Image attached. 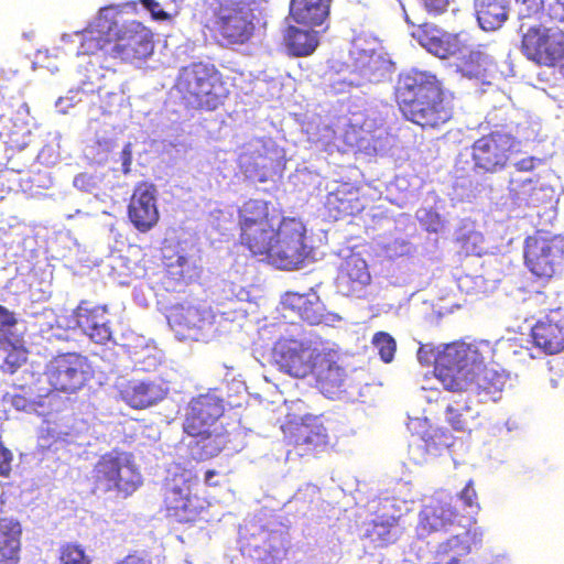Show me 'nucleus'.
I'll list each match as a JSON object with an SVG mask.
<instances>
[{"label": "nucleus", "instance_id": "obj_50", "mask_svg": "<svg viewBox=\"0 0 564 564\" xmlns=\"http://www.w3.org/2000/svg\"><path fill=\"white\" fill-rule=\"evenodd\" d=\"M73 183L76 188L84 192H91L96 187L95 177L88 173H79Z\"/></svg>", "mask_w": 564, "mask_h": 564}, {"label": "nucleus", "instance_id": "obj_55", "mask_svg": "<svg viewBox=\"0 0 564 564\" xmlns=\"http://www.w3.org/2000/svg\"><path fill=\"white\" fill-rule=\"evenodd\" d=\"M113 564H152V560L147 555L133 552Z\"/></svg>", "mask_w": 564, "mask_h": 564}, {"label": "nucleus", "instance_id": "obj_10", "mask_svg": "<svg viewBox=\"0 0 564 564\" xmlns=\"http://www.w3.org/2000/svg\"><path fill=\"white\" fill-rule=\"evenodd\" d=\"M564 260V243L558 236L535 231L524 242V263L540 279H551L561 269Z\"/></svg>", "mask_w": 564, "mask_h": 564}, {"label": "nucleus", "instance_id": "obj_33", "mask_svg": "<svg viewBox=\"0 0 564 564\" xmlns=\"http://www.w3.org/2000/svg\"><path fill=\"white\" fill-rule=\"evenodd\" d=\"M444 414L446 423L456 432H471L479 417V412L462 394L457 399L448 400Z\"/></svg>", "mask_w": 564, "mask_h": 564}, {"label": "nucleus", "instance_id": "obj_52", "mask_svg": "<svg viewBox=\"0 0 564 564\" xmlns=\"http://www.w3.org/2000/svg\"><path fill=\"white\" fill-rule=\"evenodd\" d=\"M18 323L13 312L0 304V333L11 327H14Z\"/></svg>", "mask_w": 564, "mask_h": 564}, {"label": "nucleus", "instance_id": "obj_48", "mask_svg": "<svg viewBox=\"0 0 564 564\" xmlns=\"http://www.w3.org/2000/svg\"><path fill=\"white\" fill-rule=\"evenodd\" d=\"M543 0H522L520 17L531 18L543 13Z\"/></svg>", "mask_w": 564, "mask_h": 564}, {"label": "nucleus", "instance_id": "obj_32", "mask_svg": "<svg viewBox=\"0 0 564 564\" xmlns=\"http://www.w3.org/2000/svg\"><path fill=\"white\" fill-rule=\"evenodd\" d=\"M333 0H291L290 17L301 25L321 26L329 17Z\"/></svg>", "mask_w": 564, "mask_h": 564}, {"label": "nucleus", "instance_id": "obj_26", "mask_svg": "<svg viewBox=\"0 0 564 564\" xmlns=\"http://www.w3.org/2000/svg\"><path fill=\"white\" fill-rule=\"evenodd\" d=\"M107 314L106 305L87 300L82 301L74 311L77 326L97 344H106L112 337Z\"/></svg>", "mask_w": 564, "mask_h": 564}, {"label": "nucleus", "instance_id": "obj_28", "mask_svg": "<svg viewBox=\"0 0 564 564\" xmlns=\"http://www.w3.org/2000/svg\"><path fill=\"white\" fill-rule=\"evenodd\" d=\"M399 522L398 516L377 514L376 518L364 523L361 539L368 541L373 547H388L400 539Z\"/></svg>", "mask_w": 564, "mask_h": 564}, {"label": "nucleus", "instance_id": "obj_44", "mask_svg": "<svg viewBox=\"0 0 564 564\" xmlns=\"http://www.w3.org/2000/svg\"><path fill=\"white\" fill-rule=\"evenodd\" d=\"M25 361L26 350L21 347L11 346L3 360V370L14 373Z\"/></svg>", "mask_w": 564, "mask_h": 564}, {"label": "nucleus", "instance_id": "obj_9", "mask_svg": "<svg viewBox=\"0 0 564 564\" xmlns=\"http://www.w3.org/2000/svg\"><path fill=\"white\" fill-rule=\"evenodd\" d=\"M519 141L503 130H492L477 138L470 145L473 170L477 174L494 175L503 172L518 152Z\"/></svg>", "mask_w": 564, "mask_h": 564}, {"label": "nucleus", "instance_id": "obj_15", "mask_svg": "<svg viewBox=\"0 0 564 564\" xmlns=\"http://www.w3.org/2000/svg\"><path fill=\"white\" fill-rule=\"evenodd\" d=\"M554 188L538 175L510 174L506 202L512 209L535 208L552 203Z\"/></svg>", "mask_w": 564, "mask_h": 564}, {"label": "nucleus", "instance_id": "obj_42", "mask_svg": "<svg viewBox=\"0 0 564 564\" xmlns=\"http://www.w3.org/2000/svg\"><path fill=\"white\" fill-rule=\"evenodd\" d=\"M371 344L378 350V354L380 355V358L383 362L388 364L392 361L395 354L397 344L390 334L386 332H377L372 337Z\"/></svg>", "mask_w": 564, "mask_h": 564}, {"label": "nucleus", "instance_id": "obj_1", "mask_svg": "<svg viewBox=\"0 0 564 564\" xmlns=\"http://www.w3.org/2000/svg\"><path fill=\"white\" fill-rule=\"evenodd\" d=\"M494 357L495 349L488 340L447 344L435 359V377L447 391L462 393L474 387L478 395L496 401L507 376L486 367Z\"/></svg>", "mask_w": 564, "mask_h": 564}, {"label": "nucleus", "instance_id": "obj_38", "mask_svg": "<svg viewBox=\"0 0 564 564\" xmlns=\"http://www.w3.org/2000/svg\"><path fill=\"white\" fill-rule=\"evenodd\" d=\"M421 44L440 58H447L460 51L463 43L459 34L443 33L441 35H424Z\"/></svg>", "mask_w": 564, "mask_h": 564}, {"label": "nucleus", "instance_id": "obj_21", "mask_svg": "<svg viewBox=\"0 0 564 564\" xmlns=\"http://www.w3.org/2000/svg\"><path fill=\"white\" fill-rule=\"evenodd\" d=\"M311 375L315 378L316 388L329 399L338 398L345 391L347 371L334 349H321Z\"/></svg>", "mask_w": 564, "mask_h": 564}, {"label": "nucleus", "instance_id": "obj_7", "mask_svg": "<svg viewBox=\"0 0 564 564\" xmlns=\"http://www.w3.org/2000/svg\"><path fill=\"white\" fill-rule=\"evenodd\" d=\"M208 28L227 46L248 43L256 32V15L248 0H215Z\"/></svg>", "mask_w": 564, "mask_h": 564}, {"label": "nucleus", "instance_id": "obj_53", "mask_svg": "<svg viewBox=\"0 0 564 564\" xmlns=\"http://www.w3.org/2000/svg\"><path fill=\"white\" fill-rule=\"evenodd\" d=\"M12 454L0 444V476L8 477L11 473Z\"/></svg>", "mask_w": 564, "mask_h": 564}, {"label": "nucleus", "instance_id": "obj_6", "mask_svg": "<svg viewBox=\"0 0 564 564\" xmlns=\"http://www.w3.org/2000/svg\"><path fill=\"white\" fill-rule=\"evenodd\" d=\"M280 218L272 202L249 198L237 209L239 243L253 256H262L269 249L274 227Z\"/></svg>", "mask_w": 564, "mask_h": 564}, {"label": "nucleus", "instance_id": "obj_56", "mask_svg": "<svg viewBox=\"0 0 564 564\" xmlns=\"http://www.w3.org/2000/svg\"><path fill=\"white\" fill-rule=\"evenodd\" d=\"M442 351L443 349L437 354H434L432 348L422 346L417 350V358L423 365H430L432 362L435 365V359Z\"/></svg>", "mask_w": 564, "mask_h": 564}, {"label": "nucleus", "instance_id": "obj_27", "mask_svg": "<svg viewBox=\"0 0 564 564\" xmlns=\"http://www.w3.org/2000/svg\"><path fill=\"white\" fill-rule=\"evenodd\" d=\"M367 197L362 187L343 183L327 195L326 207L335 219L360 214L367 206Z\"/></svg>", "mask_w": 564, "mask_h": 564}, {"label": "nucleus", "instance_id": "obj_8", "mask_svg": "<svg viewBox=\"0 0 564 564\" xmlns=\"http://www.w3.org/2000/svg\"><path fill=\"white\" fill-rule=\"evenodd\" d=\"M270 245V250L263 256L284 270L299 269L310 256V248L306 245V227L296 217L279 218Z\"/></svg>", "mask_w": 564, "mask_h": 564}, {"label": "nucleus", "instance_id": "obj_60", "mask_svg": "<svg viewBox=\"0 0 564 564\" xmlns=\"http://www.w3.org/2000/svg\"><path fill=\"white\" fill-rule=\"evenodd\" d=\"M11 403L18 410H24L28 406L29 401L24 397L15 394L12 397Z\"/></svg>", "mask_w": 564, "mask_h": 564}, {"label": "nucleus", "instance_id": "obj_16", "mask_svg": "<svg viewBox=\"0 0 564 564\" xmlns=\"http://www.w3.org/2000/svg\"><path fill=\"white\" fill-rule=\"evenodd\" d=\"M242 555L259 564H278L286 554L285 539L281 532L259 527L239 539Z\"/></svg>", "mask_w": 564, "mask_h": 564}, {"label": "nucleus", "instance_id": "obj_24", "mask_svg": "<svg viewBox=\"0 0 564 564\" xmlns=\"http://www.w3.org/2000/svg\"><path fill=\"white\" fill-rule=\"evenodd\" d=\"M115 14L111 8H102L95 21L80 33L78 54L94 55L104 52L109 57L108 51L113 45Z\"/></svg>", "mask_w": 564, "mask_h": 564}, {"label": "nucleus", "instance_id": "obj_54", "mask_svg": "<svg viewBox=\"0 0 564 564\" xmlns=\"http://www.w3.org/2000/svg\"><path fill=\"white\" fill-rule=\"evenodd\" d=\"M141 3L144 6L145 9H148L152 17L155 19V20H166L169 19V13L165 12L162 8H161V4L155 1V0H141Z\"/></svg>", "mask_w": 564, "mask_h": 564}, {"label": "nucleus", "instance_id": "obj_49", "mask_svg": "<svg viewBox=\"0 0 564 564\" xmlns=\"http://www.w3.org/2000/svg\"><path fill=\"white\" fill-rule=\"evenodd\" d=\"M481 284H482V280L480 279V276H476L474 279L469 275H465L459 279V288L462 289V291H464L467 294L479 293V291H480L479 289H480Z\"/></svg>", "mask_w": 564, "mask_h": 564}, {"label": "nucleus", "instance_id": "obj_20", "mask_svg": "<svg viewBox=\"0 0 564 564\" xmlns=\"http://www.w3.org/2000/svg\"><path fill=\"white\" fill-rule=\"evenodd\" d=\"M224 412L223 399L212 393L198 394L188 402L183 431L187 435H202L205 430L214 429Z\"/></svg>", "mask_w": 564, "mask_h": 564}, {"label": "nucleus", "instance_id": "obj_31", "mask_svg": "<svg viewBox=\"0 0 564 564\" xmlns=\"http://www.w3.org/2000/svg\"><path fill=\"white\" fill-rule=\"evenodd\" d=\"M282 304L284 308L296 314L302 321L317 325L324 318V305L315 292L300 294L297 292H286L283 295Z\"/></svg>", "mask_w": 564, "mask_h": 564}, {"label": "nucleus", "instance_id": "obj_34", "mask_svg": "<svg viewBox=\"0 0 564 564\" xmlns=\"http://www.w3.org/2000/svg\"><path fill=\"white\" fill-rule=\"evenodd\" d=\"M21 524L13 519L0 518V564H19L21 553Z\"/></svg>", "mask_w": 564, "mask_h": 564}, {"label": "nucleus", "instance_id": "obj_30", "mask_svg": "<svg viewBox=\"0 0 564 564\" xmlns=\"http://www.w3.org/2000/svg\"><path fill=\"white\" fill-rule=\"evenodd\" d=\"M367 262L357 256L348 257L336 278L337 286L347 296L355 295L370 283Z\"/></svg>", "mask_w": 564, "mask_h": 564}, {"label": "nucleus", "instance_id": "obj_47", "mask_svg": "<svg viewBox=\"0 0 564 564\" xmlns=\"http://www.w3.org/2000/svg\"><path fill=\"white\" fill-rule=\"evenodd\" d=\"M167 268H169L170 274H172L177 280L184 279L191 269L186 257H184L182 254H177L176 262L169 263Z\"/></svg>", "mask_w": 564, "mask_h": 564}, {"label": "nucleus", "instance_id": "obj_35", "mask_svg": "<svg viewBox=\"0 0 564 564\" xmlns=\"http://www.w3.org/2000/svg\"><path fill=\"white\" fill-rule=\"evenodd\" d=\"M328 441L327 430L317 422L297 424L293 434V444L302 448L301 455L325 449Z\"/></svg>", "mask_w": 564, "mask_h": 564}, {"label": "nucleus", "instance_id": "obj_12", "mask_svg": "<svg viewBox=\"0 0 564 564\" xmlns=\"http://www.w3.org/2000/svg\"><path fill=\"white\" fill-rule=\"evenodd\" d=\"M321 349L310 340L280 337L273 345L272 359L278 369L293 378L304 379L314 370Z\"/></svg>", "mask_w": 564, "mask_h": 564}, {"label": "nucleus", "instance_id": "obj_25", "mask_svg": "<svg viewBox=\"0 0 564 564\" xmlns=\"http://www.w3.org/2000/svg\"><path fill=\"white\" fill-rule=\"evenodd\" d=\"M534 345L547 355L564 350V306L551 310L531 329Z\"/></svg>", "mask_w": 564, "mask_h": 564}, {"label": "nucleus", "instance_id": "obj_37", "mask_svg": "<svg viewBox=\"0 0 564 564\" xmlns=\"http://www.w3.org/2000/svg\"><path fill=\"white\" fill-rule=\"evenodd\" d=\"M284 42L292 55L307 56L316 50L318 37L315 32L290 25L285 31Z\"/></svg>", "mask_w": 564, "mask_h": 564}, {"label": "nucleus", "instance_id": "obj_57", "mask_svg": "<svg viewBox=\"0 0 564 564\" xmlns=\"http://www.w3.org/2000/svg\"><path fill=\"white\" fill-rule=\"evenodd\" d=\"M120 159L122 161V172L128 174L130 172V166L132 162V152L130 149V144H127L122 151L120 152Z\"/></svg>", "mask_w": 564, "mask_h": 564}, {"label": "nucleus", "instance_id": "obj_59", "mask_svg": "<svg viewBox=\"0 0 564 564\" xmlns=\"http://www.w3.org/2000/svg\"><path fill=\"white\" fill-rule=\"evenodd\" d=\"M219 473L215 469H207L204 475V482L208 487H220L221 481L218 479H215L216 476H218Z\"/></svg>", "mask_w": 564, "mask_h": 564}, {"label": "nucleus", "instance_id": "obj_4", "mask_svg": "<svg viewBox=\"0 0 564 564\" xmlns=\"http://www.w3.org/2000/svg\"><path fill=\"white\" fill-rule=\"evenodd\" d=\"M182 104L187 109L213 111L224 104L229 95L227 83L214 65L195 62L183 67L176 80Z\"/></svg>", "mask_w": 564, "mask_h": 564}, {"label": "nucleus", "instance_id": "obj_39", "mask_svg": "<svg viewBox=\"0 0 564 564\" xmlns=\"http://www.w3.org/2000/svg\"><path fill=\"white\" fill-rule=\"evenodd\" d=\"M265 161L267 158L260 152L246 154L241 159V172L253 182L264 183L269 178Z\"/></svg>", "mask_w": 564, "mask_h": 564}, {"label": "nucleus", "instance_id": "obj_43", "mask_svg": "<svg viewBox=\"0 0 564 564\" xmlns=\"http://www.w3.org/2000/svg\"><path fill=\"white\" fill-rule=\"evenodd\" d=\"M458 500L462 501L463 506L468 509L467 514L462 517H469L470 519L479 511L480 507L477 502V492L474 488L473 480H469L463 490L458 495Z\"/></svg>", "mask_w": 564, "mask_h": 564}, {"label": "nucleus", "instance_id": "obj_19", "mask_svg": "<svg viewBox=\"0 0 564 564\" xmlns=\"http://www.w3.org/2000/svg\"><path fill=\"white\" fill-rule=\"evenodd\" d=\"M120 398L132 409L143 410L164 400L169 383L161 377L129 379L117 382Z\"/></svg>", "mask_w": 564, "mask_h": 564}, {"label": "nucleus", "instance_id": "obj_23", "mask_svg": "<svg viewBox=\"0 0 564 564\" xmlns=\"http://www.w3.org/2000/svg\"><path fill=\"white\" fill-rule=\"evenodd\" d=\"M459 512L451 502L435 499L424 505L419 512L415 535L424 540L435 533L448 532L457 522Z\"/></svg>", "mask_w": 564, "mask_h": 564}, {"label": "nucleus", "instance_id": "obj_3", "mask_svg": "<svg viewBox=\"0 0 564 564\" xmlns=\"http://www.w3.org/2000/svg\"><path fill=\"white\" fill-rule=\"evenodd\" d=\"M197 475L188 468L176 466L163 480L162 508L164 517L180 524L193 525L205 518L209 502L195 489Z\"/></svg>", "mask_w": 564, "mask_h": 564}, {"label": "nucleus", "instance_id": "obj_22", "mask_svg": "<svg viewBox=\"0 0 564 564\" xmlns=\"http://www.w3.org/2000/svg\"><path fill=\"white\" fill-rule=\"evenodd\" d=\"M128 218L140 232L154 228L160 219L156 188L148 182L138 183L127 207Z\"/></svg>", "mask_w": 564, "mask_h": 564}, {"label": "nucleus", "instance_id": "obj_61", "mask_svg": "<svg viewBox=\"0 0 564 564\" xmlns=\"http://www.w3.org/2000/svg\"><path fill=\"white\" fill-rule=\"evenodd\" d=\"M556 3H557L558 6H561V7H562V9L564 10V0H560V1H557Z\"/></svg>", "mask_w": 564, "mask_h": 564}, {"label": "nucleus", "instance_id": "obj_58", "mask_svg": "<svg viewBox=\"0 0 564 564\" xmlns=\"http://www.w3.org/2000/svg\"><path fill=\"white\" fill-rule=\"evenodd\" d=\"M8 107L6 104H0V139L10 132L7 120Z\"/></svg>", "mask_w": 564, "mask_h": 564}, {"label": "nucleus", "instance_id": "obj_51", "mask_svg": "<svg viewBox=\"0 0 564 564\" xmlns=\"http://www.w3.org/2000/svg\"><path fill=\"white\" fill-rule=\"evenodd\" d=\"M425 10L433 15H438L446 11L449 2L448 0H419Z\"/></svg>", "mask_w": 564, "mask_h": 564}, {"label": "nucleus", "instance_id": "obj_2", "mask_svg": "<svg viewBox=\"0 0 564 564\" xmlns=\"http://www.w3.org/2000/svg\"><path fill=\"white\" fill-rule=\"evenodd\" d=\"M393 99L403 119L422 130H441L454 117L443 82L429 70L400 73Z\"/></svg>", "mask_w": 564, "mask_h": 564}, {"label": "nucleus", "instance_id": "obj_29", "mask_svg": "<svg viewBox=\"0 0 564 564\" xmlns=\"http://www.w3.org/2000/svg\"><path fill=\"white\" fill-rule=\"evenodd\" d=\"M189 455L197 462H206L218 456L230 442V435L224 427L205 430L202 435H189Z\"/></svg>", "mask_w": 564, "mask_h": 564}, {"label": "nucleus", "instance_id": "obj_14", "mask_svg": "<svg viewBox=\"0 0 564 564\" xmlns=\"http://www.w3.org/2000/svg\"><path fill=\"white\" fill-rule=\"evenodd\" d=\"M523 55L540 66L554 67L564 61V31L531 26L522 35Z\"/></svg>", "mask_w": 564, "mask_h": 564}, {"label": "nucleus", "instance_id": "obj_40", "mask_svg": "<svg viewBox=\"0 0 564 564\" xmlns=\"http://www.w3.org/2000/svg\"><path fill=\"white\" fill-rule=\"evenodd\" d=\"M458 70L468 78H481L486 74V63L480 52H470L464 56L458 65Z\"/></svg>", "mask_w": 564, "mask_h": 564}, {"label": "nucleus", "instance_id": "obj_45", "mask_svg": "<svg viewBox=\"0 0 564 564\" xmlns=\"http://www.w3.org/2000/svg\"><path fill=\"white\" fill-rule=\"evenodd\" d=\"M420 221L424 229L429 232L436 234L443 227L440 214L432 209L426 210L424 216L420 219Z\"/></svg>", "mask_w": 564, "mask_h": 564}, {"label": "nucleus", "instance_id": "obj_41", "mask_svg": "<svg viewBox=\"0 0 564 564\" xmlns=\"http://www.w3.org/2000/svg\"><path fill=\"white\" fill-rule=\"evenodd\" d=\"M59 564H91V558L86 554L84 547L75 542H67L61 545L58 553Z\"/></svg>", "mask_w": 564, "mask_h": 564}, {"label": "nucleus", "instance_id": "obj_36", "mask_svg": "<svg viewBox=\"0 0 564 564\" xmlns=\"http://www.w3.org/2000/svg\"><path fill=\"white\" fill-rule=\"evenodd\" d=\"M475 11L479 26L485 31L500 29L508 19L506 0H475Z\"/></svg>", "mask_w": 564, "mask_h": 564}, {"label": "nucleus", "instance_id": "obj_18", "mask_svg": "<svg viewBox=\"0 0 564 564\" xmlns=\"http://www.w3.org/2000/svg\"><path fill=\"white\" fill-rule=\"evenodd\" d=\"M166 318L170 327L181 339L200 340L213 326L210 312L193 304L172 305Z\"/></svg>", "mask_w": 564, "mask_h": 564}, {"label": "nucleus", "instance_id": "obj_5", "mask_svg": "<svg viewBox=\"0 0 564 564\" xmlns=\"http://www.w3.org/2000/svg\"><path fill=\"white\" fill-rule=\"evenodd\" d=\"M91 492L127 499L142 485V476L129 455L119 451L102 454L91 470Z\"/></svg>", "mask_w": 564, "mask_h": 564}, {"label": "nucleus", "instance_id": "obj_13", "mask_svg": "<svg viewBox=\"0 0 564 564\" xmlns=\"http://www.w3.org/2000/svg\"><path fill=\"white\" fill-rule=\"evenodd\" d=\"M45 376L53 390L73 393L93 378L94 370L87 357L67 352L51 360Z\"/></svg>", "mask_w": 564, "mask_h": 564}, {"label": "nucleus", "instance_id": "obj_46", "mask_svg": "<svg viewBox=\"0 0 564 564\" xmlns=\"http://www.w3.org/2000/svg\"><path fill=\"white\" fill-rule=\"evenodd\" d=\"M542 160L535 156H527L514 163V172L511 174L528 175L527 173L533 172Z\"/></svg>", "mask_w": 564, "mask_h": 564}, {"label": "nucleus", "instance_id": "obj_11", "mask_svg": "<svg viewBox=\"0 0 564 564\" xmlns=\"http://www.w3.org/2000/svg\"><path fill=\"white\" fill-rule=\"evenodd\" d=\"M113 33V45L108 51L110 58L120 59L123 63H134L153 54V34L140 22L120 23L115 18Z\"/></svg>", "mask_w": 564, "mask_h": 564}, {"label": "nucleus", "instance_id": "obj_17", "mask_svg": "<svg viewBox=\"0 0 564 564\" xmlns=\"http://www.w3.org/2000/svg\"><path fill=\"white\" fill-rule=\"evenodd\" d=\"M408 427L413 459L424 460V455L437 456L453 444L454 437L446 429L433 426L425 417L411 420Z\"/></svg>", "mask_w": 564, "mask_h": 564}]
</instances>
